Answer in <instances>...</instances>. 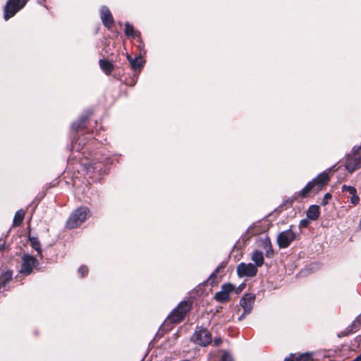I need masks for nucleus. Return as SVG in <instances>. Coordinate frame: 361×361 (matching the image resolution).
I'll return each mask as SVG.
<instances>
[{
  "label": "nucleus",
  "instance_id": "nucleus-1",
  "mask_svg": "<svg viewBox=\"0 0 361 361\" xmlns=\"http://www.w3.org/2000/svg\"><path fill=\"white\" fill-rule=\"evenodd\" d=\"M329 180L326 173H322L317 178L309 182L306 186L298 192V196L307 197L310 193H317L322 190Z\"/></svg>",
  "mask_w": 361,
  "mask_h": 361
},
{
  "label": "nucleus",
  "instance_id": "nucleus-2",
  "mask_svg": "<svg viewBox=\"0 0 361 361\" xmlns=\"http://www.w3.org/2000/svg\"><path fill=\"white\" fill-rule=\"evenodd\" d=\"M90 216V209L87 207H80L74 210L66 221V226L73 229L80 226Z\"/></svg>",
  "mask_w": 361,
  "mask_h": 361
},
{
  "label": "nucleus",
  "instance_id": "nucleus-3",
  "mask_svg": "<svg viewBox=\"0 0 361 361\" xmlns=\"http://www.w3.org/2000/svg\"><path fill=\"white\" fill-rule=\"evenodd\" d=\"M345 166L349 173H353L361 167V145L354 147L347 155Z\"/></svg>",
  "mask_w": 361,
  "mask_h": 361
},
{
  "label": "nucleus",
  "instance_id": "nucleus-4",
  "mask_svg": "<svg viewBox=\"0 0 361 361\" xmlns=\"http://www.w3.org/2000/svg\"><path fill=\"white\" fill-rule=\"evenodd\" d=\"M190 307L189 302H180L177 307L175 308L169 315L167 320L171 323L180 322L185 317L187 312H189Z\"/></svg>",
  "mask_w": 361,
  "mask_h": 361
},
{
  "label": "nucleus",
  "instance_id": "nucleus-5",
  "mask_svg": "<svg viewBox=\"0 0 361 361\" xmlns=\"http://www.w3.org/2000/svg\"><path fill=\"white\" fill-rule=\"evenodd\" d=\"M29 0H8L4 6V18L6 20L21 10Z\"/></svg>",
  "mask_w": 361,
  "mask_h": 361
},
{
  "label": "nucleus",
  "instance_id": "nucleus-6",
  "mask_svg": "<svg viewBox=\"0 0 361 361\" xmlns=\"http://www.w3.org/2000/svg\"><path fill=\"white\" fill-rule=\"evenodd\" d=\"M255 301V295L252 293H247L240 300V305L243 309V313L238 317V320L240 321L245 318V317L249 314L252 310Z\"/></svg>",
  "mask_w": 361,
  "mask_h": 361
},
{
  "label": "nucleus",
  "instance_id": "nucleus-7",
  "mask_svg": "<svg viewBox=\"0 0 361 361\" xmlns=\"http://www.w3.org/2000/svg\"><path fill=\"white\" fill-rule=\"evenodd\" d=\"M296 233L290 228L281 232L277 236V243L280 248H286L295 240Z\"/></svg>",
  "mask_w": 361,
  "mask_h": 361
},
{
  "label": "nucleus",
  "instance_id": "nucleus-8",
  "mask_svg": "<svg viewBox=\"0 0 361 361\" xmlns=\"http://www.w3.org/2000/svg\"><path fill=\"white\" fill-rule=\"evenodd\" d=\"M192 339L196 343L202 346H206L212 341L210 332L206 329L201 328L195 331Z\"/></svg>",
  "mask_w": 361,
  "mask_h": 361
},
{
  "label": "nucleus",
  "instance_id": "nucleus-9",
  "mask_svg": "<svg viewBox=\"0 0 361 361\" xmlns=\"http://www.w3.org/2000/svg\"><path fill=\"white\" fill-rule=\"evenodd\" d=\"M236 271L240 277H252L257 273V267L251 263H240L236 268Z\"/></svg>",
  "mask_w": 361,
  "mask_h": 361
},
{
  "label": "nucleus",
  "instance_id": "nucleus-10",
  "mask_svg": "<svg viewBox=\"0 0 361 361\" xmlns=\"http://www.w3.org/2000/svg\"><path fill=\"white\" fill-rule=\"evenodd\" d=\"M22 259L23 262L20 273L25 275L31 274L33 268L37 263L36 258L30 255H24Z\"/></svg>",
  "mask_w": 361,
  "mask_h": 361
},
{
  "label": "nucleus",
  "instance_id": "nucleus-11",
  "mask_svg": "<svg viewBox=\"0 0 361 361\" xmlns=\"http://www.w3.org/2000/svg\"><path fill=\"white\" fill-rule=\"evenodd\" d=\"M100 18L102 23L107 28H110L114 23L111 12L106 6H102L100 9Z\"/></svg>",
  "mask_w": 361,
  "mask_h": 361
},
{
  "label": "nucleus",
  "instance_id": "nucleus-12",
  "mask_svg": "<svg viewBox=\"0 0 361 361\" xmlns=\"http://www.w3.org/2000/svg\"><path fill=\"white\" fill-rule=\"evenodd\" d=\"M341 189L343 192H345L348 193L349 195L348 196V198L350 199V203L353 205H357L359 204L360 197L357 195V190L355 187L343 185Z\"/></svg>",
  "mask_w": 361,
  "mask_h": 361
},
{
  "label": "nucleus",
  "instance_id": "nucleus-13",
  "mask_svg": "<svg viewBox=\"0 0 361 361\" xmlns=\"http://www.w3.org/2000/svg\"><path fill=\"white\" fill-rule=\"evenodd\" d=\"M127 58L133 69L140 70L143 66L144 61L141 56L132 58L130 56H128Z\"/></svg>",
  "mask_w": 361,
  "mask_h": 361
},
{
  "label": "nucleus",
  "instance_id": "nucleus-14",
  "mask_svg": "<svg viewBox=\"0 0 361 361\" xmlns=\"http://www.w3.org/2000/svg\"><path fill=\"white\" fill-rule=\"evenodd\" d=\"M251 259L255 262L256 267H262L264 264L263 253L259 250H255L251 257Z\"/></svg>",
  "mask_w": 361,
  "mask_h": 361
},
{
  "label": "nucleus",
  "instance_id": "nucleus-15",
  "mask_svg": "<svg viewBox=\"0 0 361 361\" xmlns=\"http://www.w3.org/2000/svg\"><path fill=\"white\" fill-rule=\"evenodd\" d=\"M13 272L10 270L3 271L0 275V289L6 286V285L11 280Z\"/></svg>",
  "mask_w": 361,
  "mask_h": 361
},
{
  "label": "nucleus",
  "instance_id": "nucleus-16",
  "mask_svg": "<svg viewBox=\"0 0 361 361\" xmlns=\"http://www.w3.org/2000/svg\"><path fill=\"white\" fill-rule=\"evenodd\" d=\"M307 216L311 220H317L319 216V207L317 205H311L307 212Z\"/></svg>",
  "mask_w": 361,
  "mask_h": 361
},
{
  "label": "nucleus",
  "instance_id": "nucleus-17",
  "mask_svg": "<svg viewBox=\"0 0 361 361\" xmlns=\"http://www.w3.org/2000/svg\"><path fill=\"white\" fill-rule=\"evenodd\" d=\"M361 325V314H359L353 321L352 325L349 327L350 329H347V332L341 333L342 336H347L348 334L356 331L359 326Z\"/></svg>",
  "mask_w": 361,
  "mask_h": 361
},
{
  "label": "nucleus",
  "instance_id": "nucleus-18",
  "mask_svg": "<svg viewBox=\"0 0 361 361\" xmlns=\"http://www.w3.org/2000/svg\"><path fill=\"white\" fill-rule=\"evenodd\" d=\"M125 34L128 37L136 38L140 37V32L135 31L133 26L129 23L125 24Z\"/></svg>",
  "mask_w": 361,
  "mask_h": 361
},
{
  "label": "nucleus",
  "instance_id": "nucleus-19",
  "mask_svg": "<svg viewBox=\"0 0 361 361\" xmlns=\"http://www.w3.org/2000/svg\"><path fill=\"white\" fill-rule=\"evenodd\" d=\"M82 166L86 173L94 171L95 170H98L99 168V166H98V163L94 162L92 161H86L85 162H82Z\"/></svg>",
  "mask_w": 361,
  "mask_h": 361
},
{
  "label": "nucleus",
  "instance_id": "nucleus-20",
  "mask_svg": "<svg viewBox=\"0 0 361 361\" xmlns=\"http://www.w3.org/2000/svg\"><path fill=\"white\" fill-rule=\"evenodd\" d=\"M87 118V116H81L78 121L73 122L71 125V128L75 130V131H77L79 129L82 128L84 127V125H85V123L86 121Z\"/></svg>",
  "mask_w": 361,
  "mask_h": 361
},
{
  "label": "nucleus",
  "instance_id": "nucleus-21",
  "mask_svg": "<svg viewBox=\"0 0 361 361\" xmlns=\"http://www.w3.org/2000/svg\"><path fill=\"white\" fill-rule=\"evenodd\" d=\"M25 216V212L23 209H20L17 211L15 214L14 218H13V226H20Z\"/></svg>",
  "mask_w": 361,
  "mask_h": 361
},
{
  "label": "nucleus",
  "instance_id": "nucleus-22",
  "mask_svg": "<svg viewBox=\"0 0 361 361\" xmlns=\"http://www.w3.org/2000/svg\"><path fill=\"white\" fill-rule=\"evenodd\" d=\"M99 66L106 74H109L113 69V65L104 59L99 60Z\"/></svg>",
  "mask_w": 361,
  "mask_h": 361
},
{
  "label": "nucleus",
  "instance_id": "nucleus-23",
  "mask_svg": "<svg viewBox=\"0 0 361 361\" xmlns=\"http://www.w3.org/2000/svg\"><path fill=\"white\" fill-rule=\"evenodd\" d=\"M215 299L219 302H226L229 299V296L222 289L215 294Z\"/></svg>",
  "mask_w": 361,
  "mask_h": 361
},
{
  "label": "nucleus",
  "instance_id": "nucleus-24",
  "mask_svg": "<svg viewBox=\"0 0 361 361\" xmlns=\"http://www.w3.org/2000/svg\"><path fill=\"white\" fill-rule=\"evenodd\" d=\"M312 354L305 353L295 357L293 361H310L312 359Z\"/></svg>",
  "mask_w": 361,
  "mask_h": 361
},
{
  "label": "nucleus",
  "instance_id": "nucleus-25",
  "mask_svg": "<svg viewBox=\"0 0 361 361\" xmlns=\"http://www.w3.org/2000/svg\"><path fill=\"white\" fill-rule=\"evenodd\" d=\"M30 240L31 242L32 247L37 251V252L40 255L42 252L40 243L36 238L34 237L30 238Z\"/></svg>",
  "mask_w": 361,
  "mask_h": 361
},
{
  "label": "nucleus",
  "instance_id": "nucleus-26",
  "mask_svg": "<svg viewBox=\"0 0 361 361\" xmlns=\"http://www.w3.org/2000/svg\"><path fill=\"white\" fill-rule=\"evenodd\" d=\"M221 289L229 296L230 293L235 290V287L232 283H228L222 285Z\"/></svg>",
  "mask_w": 361,
  "mask_h": 361
},
{
  "label": "nucleus",
  "instance_id": "nucleus-27",
  "mask_svg": "<svg viewBox=\"0 0 361 361\" xmlns=\"http://www.w3.org/2000/svg\"><path fill=\"white\" fill-rule=\"evenodd\" d=\"M221 361H233V359L228 352L224 351Z\"/></svg>",
  "mask_w": 361,
  "mask_h": 361
},
{
  "label": "nucleus",
  "instance_id": "nucleus-28",
  "mask_svg": "<svg viewBox=\"0 0 361 361\" xmlns=\"http://www.w3.org/2000/svg\"><path fill=\"white\" fill-rule=\"evenodd\" d=\"M78 273L81 276H85L88 273V269L86 266H81L78 269Z\"/></svg>",
  "mask_w": 361,
  "mask_h": 361
},
{
  "label": "nucleus",
  "instance_id": "nucleus-29",
  "mask_svg": "<svg viewBox=\"0 0 361 361\" xmlns=\"http://www.w3.org/2000/svg\"><path fill=\"white\" fill-rule=\"evenodd\" d=\"M331 198V195L330 193H326L323 197L322 201V204L325 205L329 202V200Z\"/></svg>",
  "mask_w": 361,
  "mask_h": 361
},
{
  "label": "nucleus",
  "instance_id": "nucleus-30",
  "mask_svg": "<svg viewBox=\"0 0 361 361\" xmlns=\"http://www.w3.org/2000/svg\"><path fill=\"white\" fill-rule=\"evenodd\" d=\"M218 274H216L215 272H212L210 276L208 278V281H209L211 283H214L216 281V279Z\"/></svg>",
  "mask_w": 361,
  "mask_h": 361
},
{
  "label": "nucleus",
  "instance_id": "nucleus-31",
  "mask_svg": "<svg viewBox=\"0 0 361 361\" xmlns=\"http://www.w3.org/2000/svg\"><path fill=\"white\" fill-rule=\"evenodd\" d=\"M226 267V264L224 262H221L214 271L216 274H218L221 270L224 269Z\"/></svg>",
  "mask_w": 361,
  "mask_h": 361
},
{
  "label": "nucleus",
  "instance_id": "nucleus-32",
  "mask_svg": "<svg viewBox=\"0 0 361 361\" xmlns=\"http://www.w3.org/2000/svg\"><path fill=\"white\" fill-rule=\"evenodd\" d=\"M308 224H309L308 219H302L300 221V226L301 227H306V226H307Z\"/></svg>",
  "mask_w": 361,
  "mask_h": 361
},
{
  "label": "nucleus",
  "instance_id": "nucleus-33",
  "mask_svg": "<svg viewBox=\"0 0 361 361\" xmlns=\"http://www.w3.org/2000/svg\"><path fill=\"white\" fill-rule=\"evenodd\" d=\"M245 288V285L243 283L240 284L238 288H235V290H234L237 294L240 293L243 289Z\"/></svg>",
  "mask_w": 361,
  "mask_h": 361
},
{
  "label": "nucleus",
  "instance_id": "nucleus-34",
  "mask_svg": "<svg viewBox=\"0 0 361 361\" xmlns=\"http://www.w3.org/2000/svg\"><path fill=\"white\" fill-rule=\"evenodd\" d=\"M268 245H269V249L267 250V257H270V253L272 254L273 253V251L270 248L271 247V243L269 240H268Z\"/></svg>",
  "mask_w": 361,
  "mask_h": 361
},
{
  "label": "nucleus",
  "instance_id": "nucleus-35",
  "mask_svg": "<svg viewBox=\"0 0 361 361\" xmlns=\"http://www.w3.org/2000/svg\"><path fill=\"white\" fill-rule=\"evenodd\" d=\"M214 343L215 345H219L221 343V338H214Z\"/></svg>",
  "mask_w": 361,
  "mask_h": 361
},
{
  "label": "nucleus",
  "instance_id": "nucleus-36",
  "mask_svg": "<svg viewBox=\"0 0 361 361\" xmlns=\"http://www.w3.org/2000/svg\"><path fill=\"white\" fill-rule=\"evenodd\" d=\"M253 226H250L247 231V232L251 235H255V233L252 231Z\"/></svg>",
  "mask_w": 361,
  "mask_h": 361
},
{
  "label": "nucleus",
  "instance_id": "nucleus-37",
  "mask_svg": "<svg viewBox=\"0 0 361 361\" xmlns=\"http://www.w3.org/2000/svg\"><path fill=\"white\" fill-rule=\"evenodd\" d=\"M46 0H38L37 1V4H39V5H42L44 6L45 8H47V6L44 4V2H45Z\"/></svg>",
  "mask_w": 361,
  "mask_h": 361
},
{
  "label": "nucleus",
  "instance_id": "nucleus-38",
  "mask_svg": "<svg viewBox=\"0 0 361 361\" xmlns=\"http://www.w3.org/2000/svg\"><path fill=\"white\" fill-rule=\"evenodd\" d=\"M353 361H361V353L357 356Z\"/></svg>",
  "mask_w": 361,
  "mask_h": 361
},
{
  "label": "nucleus",
  "instance_id": "nucleus-39",
  "mask_svg": "<svg viewBox=\"0 0 361 361\" xmlns=\"http://www.w3.org/2000/svg\"><path fill=\"white\" fill-rule=\"evenodd\" d=\"M293 355H290L289 357H286L283 361H293V359L291 358Z\"/></svg>",
  "mask_w": 361,
  "mask_h": 361
},
{
  "label": "nucleus",
  "instance_id": "nucleus-40",
  "mask_svg": "<svg viewBox=\"0 0 361 361\" xmlns=\"http://www.w3.org/2000/svg\"><path fill=\"white\" fill-rule=\"evenodd\" d=\"M73 147L74 149H75L76 150H79V149H79V147H77V144H76V143H75V144L73 145Z\"/></svg>",
  "mask_w": 361,
  "mask_h": 361
}]
</instances>
